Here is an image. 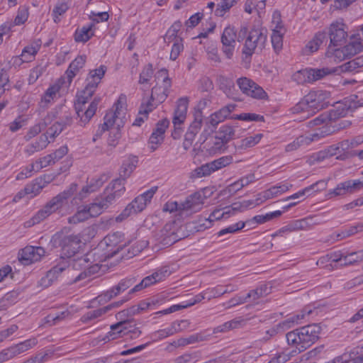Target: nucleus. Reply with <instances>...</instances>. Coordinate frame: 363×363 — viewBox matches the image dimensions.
I'll list each match as a JSON object with an SVG mask.
<instances>
[{"mask_svg": "<svg viewBox=\"0 0 363 363\" xmlns=\"http://www.w3.org/2000/svg\"><path fill=\"white\" fill-rule=\"evenodd\" d=\"M65 269L66 264L65 263L60 264L53 267L50 270H49L45 276L48 279H50V281L53 283V281L57 279L59 274Z\"/></svg>", "mask_w": 363, "mask_h": 363, "instance_id": "4d7b16f0", "label": "nucleus"}, {"mask_svg": "<svg viewBox=\"0 0 363 363\" xmlns=\"http://www.w3.org/2000/svg\"><path fill=\"white\" fill-rule=\"evenodd\" d=\"M122 237L123 235L120 232L106 235L97 248L86 254L84 258L80 259L79 262H85L89 261L91 257L101 254L102 251H104L103 254L104 257H101L100 261H105L106 259L113 257L122 250L123 247L125 245V244L122 243Z\"/></svg>", "mask_w": 363, "mask_h": 363, "instance_id": "39448f33", "label": "nucleus"}, {"mask_svg": "<svg viewBox=\"0 0 363 363\" xmlns=\"http://www.w3.org/2000/svg\"><path fill=\"white\" fill-rule=\"evenodd\" d=\"M147 306V303H141L138 306H134L127 310H123L118 312L116 314V318L121 320L125 316H132L136 313H138L140 311L145 310Z\"/></svg>", "mask_w": 363, "mask_h": 363, "instance_id": "79ce46f5", "label": "nucleus"}, {"mask_svg": "<svg viewBox=\"0 0 363 363\" xmlns=\"http://www.w3.org/2000/svg\"><path fill=\"white\" fill-rule=\"evenodd\" d=\"M62 254L71 257L74 256L81 247V240L78 235H69L64 236L60 241Z\"/></svg>", "mask_w": 363, "mask_h": 363, "instance_id": "6ab92c4d", "label": "nucleus"}, {"mask_svg": "<svg viewBox=\"0 0 363 363\" xmlns=\"http://www.w3.org/2000/svg\"><path fill=\"white\" fill-rule=\"evenodd\" d=\"M330 93L320 89L311 90L303 98L305 101L311 108L312 112L325 108L330 104Z\"/></svg>", "mask_w": 363, "mask_h": 363, "instance_id": "9b49d317", "label": "nucleus"}, {"mask_svg": "<svg viewBox=\"0 0 363 363\" xmlns=\"http://www.w3.org/2000/svg\"><path fill=\"white\" fill-rule=\"evenodd\" d=\"M292 80L298 84L311 83L309 68L300 69L292 75Z\"/></svg>", "mask_w": 363, "mask_h": 363, "instance_id": "a19ab883", "label": "nucleus"}, {"mask_svg": "<svg viewBox=\"0 0 363 363\" xmlns=\"http://www.w3.org/2000/svg\"><path fill=\"white\" fill-rule=\"evenodd\" d=\"M126 97L121 95L114 104L112 109L108 111L104 116V122L101 125L100 134L109 128L123 127L126 121Z\"/></svg>", "mask_w": 363, "mask_h": 363, "instance_id": "0eeeda50", "label": "nucleus"}, {"mask_svg": "<svg viewBox=\"0 0 363 363\" xmlns=\"http://www.w3.org/2000/svg\"><path fill=\"white\" fill-rule=\"evenodd\" d=\"M148 245L146 240H136L128 250V257H132L139 254Z\"/></svg>", "mask_w": 363, "mask_h": 363, "instance_id": "8fccbe9b", "label": "nucleus"}, {"mask_svg": "<svg viewBox=\"0 0 363 363\" xmlns=\"http://www.w3.org/2000/svg\"><path fill=\"white\" fill-rule=\"evenodd\" d=\"M36 344V340L35 339L27 340L24 342H22L19 344H17L13 346V349L15 352L16 355H18L22 352H24L28 350L30 348L33 347Z\"/></svg>", "mask_w": 363, "mask_h": 363, "instance_id": "603ef678", "label": "nucleus"}, {"mask_svg": "<svg viewBox=\"0 0 363 363\" xmlns=\"http://www.w3.org/2000/svg\"><path fill=\"white\" fill-rule=\"evenodd\" d=\"M170 274V272L168 270L167 267H162L150 276L144 278L140 283L135 285L130 291V294L134 293L135 291H138L144 288H146L155 283L158 281H161L164 277L169 276Z\"/></svg>", "mask_w": 363, "mask_h": 363, "instance_id": "aec40b11", "label": "nucleus"}, {"mask_svg": "<svg viewBox=\"0 0 363 363\" xmlns=\"http://www.w3.org/2000/svg\"><path fill=\"white\" fill-rule=\"evenodd\" d=\"M281 214L282 211H275L274 212L267 213L266 215L256 216L253 218V220H255L257 223H264L267 221L272 220L274 218L279 217L280 216H281Z\"/></svg>", "mask_w": 363, "mask_h": 363, "instance_id": "338daca9", "label": "nucleus"}, {"mask_svg": "<svg viewBox=\"0 0 363 363\" xmlns=\"http://www.w3.org/2000/svg\"><path fill=\"white\" fill-rule=\"evenodd\" d=\"M335 131V127L323 125L321 128L316 130L314 133L305 135L308 139V145L313 141H318L320 139L329 135Z\"/></svg>", "mask_w": 363, "mask_h": 363, "instance_id": "72a5a7b5", "label": "nucleus"}, {"mask_svg": "<svg viewBox=\"0 0 363 363\" xmlns=\"http://www.w3.org/2000/svg\"><path fill=\"white\" fill-rule=\"evenodd\" d=\"M128 298L124 299L121 301H116L114 303H112L106 306H104L103 308H100L94 311H91L87 312L86 314H84L82 317L83 321H88L91 320L95 318H97L102 315L105 314L110 310H111L113 308H116L122 305L124 302L127 301Z\"/></svg>", "mask_w": 363, "mask_h": 363, "instance_id": "bb28decb", "label": "nucleus"}, {"mask_svg": "<svg viewBox=\"0 0 363 363\" xmlns=\"http://www.w3.org/2000/svg\"><path fill=\"white\" fill-rule=\"evenodd\" d=\"M68 9V6L65 1H59L52 11L53 20L55 23L60 21V16L63 15Z\"/></svg>", "mask_w": 363, "mask_h": 363, "instance_id": "864d4df0", "label": "nucleus"}, {"mask_svg": "<svg viewBox=\"0 0 363 363\" xmlns=\"http://www.w3.org/2000/svg\"><path fill=\"white\" fill-rule=\"evenodd\" d=\"M56 115L53 112H50L48 113L47 116L43 120V121L34 125L32 126L26 135H25V140L26 141L30 140L35 136H36L38 134H39L43 130H44L46 126L50 123L51 121L56 118Z\"/></svg>", "mask_w": 363, "mask_h": 363, "instance_id": "b1692460", "label": "nucleus"}, {"mask_svg": "<svg viewBox=\"0 0 363 363\" xmlns=\"http://www.w3.org/2000/svg\"><path fill=\"white\" fill-rule=\"evenodd\" d=\"M138 162V159L135 156H132L128 157L127 160H124L120 170V177L119 179L121 180V182L124 184V181L126 178L129 177L133 170L135 169Z\"/></svg>", "mask_w": 363, "mask_h": 363, "instance_id": "c85d7f7f", "label": "nucleus"}, {"mask_svg": "<svg viewBox=\"0 0 363 363\" xmlns=\"http://www.w3.org/2000/svg\"><path fill=\"white\" fill-rule=\"evenodd\" d=\"M86 62V56L79 55L69 65L66 75L69 84L71 83L72 79L76 76L77 72L82 68Z\"/></svg>", "mask_w": 363, "mask_h": 363, "instance_id": "c756f323", "label": "nucleus"}, {"mask_svg": "<svg viewBox=\"0 0 363 363\" xmlns=\"http://www.w3.org/2000/svg\"><path fill=\"white\" fill-rule=\"evenodd\" d=\"M60 89V86L59 84H53L50 86L45 92L44 95L42 97L41 101L48 104L53 101L56 97L57 94L59 93Z\"/></svg>", "mask_w": 363, "mask_h": 363, "instance_id": "49530a36", "label": "nucleus"}, {"mask_svg": "<svg viewBox=\"0 0 363 363\" xmlns=\"http://www.w3.org/2000/svg\"><path fill=\"white\" fill-rule=\"evenodd\" d=\"M273 18L274 20L277 18V25L275 28L273 29V33L272 34V43L275 51L278 52L282 48L283 45V33L281 32L282 27L279 23L280 18L279 13H274ZM273 23H274V21H273Z\"/></svg>", "mask_w": 363, "mask_h": 363, "instance_id": "393cba45", "label": "nucleus"}, {"mask_svg": "<svg viewBox=\"0 0 363 363\" xmlns=\"http://www.w3.org/2000/svg\"><path fill=\"white\" fill-rule=\"evenodd\" d=\"M157 190V186H153L135 198V199L116 218V221L121 222L130 215L143 211L147 204L150 202Z\"/></svg>", "mask_w": 363, "mask_h": 363, "instance_id": "6e6552de", "label": "nucleus"}, {"mask_svg": "<svg viewBox=\"0 0 363 363\" xmlns=\"http://www.w3.org/2000/svg\"><path fill=\"white\" fill-rule=\"evenodd\" d=\"M61 116L57 121L64 128L70 125L72 123V117L71 113L68 111L66 106H61L60 108Z\"/></svg>", "mask_w": 363, "mask_h": 363, "instance_id": "3c124183", "label": "nucleus"}, {"mask_svg": "<svg viewBox=\"0 0 363 363\" xmlns=\"http://www.w3.org/2000/svg\"><path fill=\"white\" fill-rule=\"evenodd\" d=\"M363 187V181L360 180H347L341 182L332 190H330L327 194L328 199L335 196H342L347 194H352Z\"/></svg>", "mask_w": 363, "mask_h": 363, "instance_id": "f8f14e48", "label": "nucleus"}, {"mask_svg": "<svg viewBox=\"0 0 363 363\" xmlns=\"http://www.w3.org/2000/svg\"><path fill=\"white\" fill-rule=\"evenodd\" d=\"M154 74L152 65L151 64L146 65L140 73L138 83L142 86L141 89L146 91L150 84Z\"/></svg>", "mask_w": 363, "mask_h": 363, "instance_id": "2f4dec72", "label": "nucleus"}, {"mask_svg": "<svg viewBox=\"0 0 363 363\" xmlns=\"http://www.w3.org/2000/svg\"><path fill=\"white\" fill-rule=\"evenodd\" d=\"M93 27L94 24H91L88 27H83L80 30H77L74 34L75 40L82 43L88 41L94 35Z\"/></svg>", "mask_w": 363, "mask_h": 363, "instance_id": "ea45409f", "label": "nucleus"}, {"mask_svg": "<svg viewBox=\"0 0 363 363\" xmlns=\"http://www.w3.org/2000/svg\"><path fill=\"white\" fill-rule=\"evenodd\" d=\"M320 332V327L318 325H308L288 333L286 335V341L289 345L295 347L301 352L318 339Z\"/></svg>", "mask_w": 363, "mask_h": 363, "instance_id": "20e7f679", "label": "nucleus"}, {"mask_svg": "<svg viewBox=\"0 0 363 363\" xmlns=\"http://www.w3.org/2000/svg\"><path fill=\"white\" fill-rule=\"evenodd\" d=\"M45 181L42 178L35 179L32 183L24 188V194L33 197L38 194L45 187Z\"/></svg>", "mask_w": 363, "mask_h": 363, "instance_id": "f704fd0d", "label": "nucleus"}, {"mask_svg": "<svg viewBox=\"0 0 363 363\" xmlns=\"http://www.w3.org/2000/svg\"><path fill=\"white\" fill-rule=\"evenodd\" d=\"M125 188L121 179H116L106 187L104 193L97 201L104 210H106L115 201L120 198L125 192Z\"/></svg>", "mask_w": 363, "mask_h": 363, "instance_id": "9d476101", "label": "nucleus"}, {"mask_svg": "<svg viewBox=\"0 0 363 363\" xmlns=\"http://www.w3.org/2000/svg\"><path fill=\"white\" fill-rule=\"evenodd\" d=\"M106 71V67L104 65H101L98 69L91 70L86 78V84L84 89L77 96L75 109L77 116L80 118V125L86 124L96 113L101 101L99 97H95L86 108L84 106L94 94Z\"/></svg>", "mask_w": 363, "mask_h": 363, "instance_id": "f257e3e1", "label": "nucleus"}, {"mask_svg": "<svg viewBox=\"0 0 363 363\" xmlns=\"http://www.w3.org/2000/svg\"><path fill=\"white\" fill-rule=\"evenodd\" d=\"M98 256V258L97 259H95L94 257L95 256H93V257H91L90 259H93V262H96L91 265H86V266H84L85 267V269L83 272L80 273L76 278H75V281H79V280H82L83 279H84L85 277H86L88 275H91V274H94L95 273H97L100 268H101V266L99 265V262H101V261H100V259L101 257H104V255L103 254H99V255H96ZM84 257H83L84 259ZM81 259H82V258H81ZM80 259H78L77 262L74 264V267H76L77 265H79V266H81V265H83L84 264V262H80ZM91 260H89L90 262ZM89 262V261L87 262H85V263H87Z\"/></svg>", "mask_w": 363, "mask_h": 363, "instance_id": "4be33fe9", "label": "nucleus"}, {"mask_svg": "<svg viewBox=\"0 0 363 363\" xmlns=\"http://www.w3.org/2000/svg\"><path fill=\"white\" fill-rule=\"evenodd\" d=\"M38 48L35 46H27L26 47L21 53V60L23 62H30L34 57L35 54L38 52Z\"/></svg>", "mask_w": 363, "mask_h": 363, "instance_id": "680f3d73", "label": "nucleus"}, {"mask_svg": "<svg viewBox=\"0 0 363 363\" xmlns=\"http://www.w3.org/2000/svg\"><path fill=\"white\" fill-rule=\"evenodd\" d=\"M204 203V196L199 192H195L186 197L184 201L182 202L183 211L196 213L201 210Z\"/></svg>", "mask_w": 363, "mask_h": 363, "instance_id": "412c9836", "label": "nucleus"}, {"mask_svg": "<svg viewBox=\"0 0 363 363\" xmlns=\"http://www.w3.org/2000/svg\"><path fill=\"white\" fill-rule=\"evenodd\" d=\"M347 58H350L363 50V45L360 42L354 41L344 46Z\"/></svg>", "mask_w": 363, "mask_h": 363, "instance_id": "de8ad7c7", "label": "nucleus"}, {"mask_svg": "<svg viewBox=\"0 0 363 363\" xmlns=\"http://www.w3.org/2000/svg\"><path fill=\"white\" fill-rule=\"evenodd\" d=\"M202 123L203 116H201L200 113H199V115H194V119L190 124L187 131L197 135L202 127Z\"/></svg>", "mask_w": 363, "mask_h": 363, "instance_id": "0e129e2a", "label": "nucleus"}, {"mask_svg": "<svg viewBox=\"0 0 363 363\" xmlns=\"http://www.w3.org/2000/svg\"><path fill=\"white\" fill-rule=\"evenodd\" d=\"M210 335H206L202 333L193 334L188 337L179 338L171 343L172 346L174 347H185L189 345L194 344L202 341L208 340Z\"/></svg>", "mask_w": 363, "mask_h": 363, "instance_id": "cd10ccee", "label": "nucleus"}, {"mask_svg": "<svg viewBox=\"0 0 363 363\" xmlns=\"http://www.w3.org/2000/svg\"><path fill=\"white\" fill-rule=\"evenodd\" d=\"M89 218L91 217L88 213L86 206H84L82 208H79L74 216L69 217L68 218V222L71 224H77L80 222L85 221Z\"/></svg>", "mask_w": 363, "mask_h": 363, "instance_id": "09e8293b", "label": "nucleus"}, {"mask_svg": "<svg viewBox=\"0 0 363 363\" xmlns=\"http://www.w3.org/2000/svg\"><path fill=\"white\" fill-rule=\"evenodd\" d=\"M77 185L74 183L70 184L67 189L60 192L52 197L45 206L39 210L29 220L26 222V227H31L38 224L53 213L62 208L64 203L77 191Z\"/></svg>", "mask_w": 363, "mask_h": 363, "instance_id": "7ed1b4c3", "label": "nucleus"}, {"mask_svg": "<svg viewBox=\"0 0 363 363\" xmlns=\"http://www.w3.org/2000/svg\"><path fill=\"white\" fill-rule=\"evenodd\" d=\"M246 38L242 54L245 57H250L255 53L257 50H262L267 41V35L258 29H252L248 31L247 27H242L239 31L238 40L242 41Z\"/></svg>", "mask_w": 363, "mask_h": 363, "instance_id": "423d86ee", "label": "nucleus"}, {"mask_svg": "<svg viewBox=\"0 0 363 363\" xmlns=\"http://www.w3.org/2000/svg\"><path fill=\"white\" fill-rule=\"evenodd\" d=\"M262 136V134L257 133L254 135L246 137L240 140L238 147L240 149H247L254 147L255 145L259 143Z\"/></svg>", "mask_w": 363, "mask_h": 363, "instance_id": "37998d69", "label": "nucleus"}, {"mask_svg": "<svg viewBox=\"0 0 363 363\" xmlns=\"http://www.w3.org/2000/svg\"><path fill=\"white\" fill-rule=\"evenodd\" d=\"M326 33L330 38V45L337 46L346 40L347 36V26L342 22H333L330 25L328 31Z\"/></svg>", "mask_w": 363, "mask_h": 363, "instance_id": "dca6fc26", "label": "nucleus"}, {"mask_svg": "<svg viewBox=\"0 0 363 363\" xmlns=\"http://www.w3.org/2000/svg\"><path fill=\"white\" fill-rule=\"evenodd\" d=\"M304 145H308V139H307L305 135H300L299 137L296 138L292 143L288 144L285 147V150L286 152L294 151Z\"/></svg>", "mask_w": 363, "mask_h": 363, "instance_id": "6e6d98bb", "label": "nucleus"}, {"mask_svg": "<svg viewBox=\"0 0 363 363\" xmlns=\"http://www.w3.org/2000/svg\"><path fill=\"white\" fill-rule=\"evenodd\" d=\"M130 333H133L135 336L138 337L140 335L141 331L137 328L131 330L128 320H121L111 326V330L103 338V340L108 342L116 340Z\"/></svg>", "mask_w": 363, "mask_h": 363, "instance_id": "ddd939ff", "label": "nucleus"}, {"mask_svg": "<svg viewBox=\"0 0 363 363\" xmlns=\"http://www.w3.org/2000/svg\"><path fill=\"white\" fill-rule=\"evenodd\" d=\"M49 143L48 135L46 134H42L37 141L26 147L25 152L28 155H31L36 152H39L45 149Z\"/></svg>", "mask_w": 363, "mask_h": 363, "instance_id": "473e14b6", "label": "nucleus"}, {"mask_svg": "<svg viewBox=\"0 0 363 363\" xmlns=\"http://www.w3.org/2000/svg\"><path fill=\"white\" fill-rule=\"evenodd\" d=\"M235 130L234 128L228 125H222L218 131L216 133V138L222 140L224 143H228L234 138Z\"/></svg>", "mask_w": 363, "mask_h": 363, "instance_id": "58836bf2", "label": "nucleus"}, {"mask_svg": "<svg viewBox=\"0 0 363 363\" xmlns=\"http://www.w3.org/2000/svg\"><path fill=\"white\" fill-rule=\"evenodd\" d=\"M238 289V287L233 284H228L225 286V289H223L221 285H218L216 287L208 288L206 289V294H209L207 296L208 301L213 298H216L223 296L225 294L233 292Z\"/></svg>", "mask_w": 363, "mask_h": 363, "instance_id": "7c9ffc66", "label": "nucleus"}, {"mask_svg": "<svg viewBox=\"0 0 363 363\" xmlns=\"http://www.w3.org/2000/svg\"><path fill=\"white\" fill-rule=\"evenodd\" d=\"M326 40L327 33L325 31L317 33L313 38L306 45L303 49L304 54L310 55L316 52Z\"/></svg>", "mask_w": 363, "mask_h": 363, "instance_id": "a878e982", "label": "nucleus"}, {"mask_svg": "<svg viewBox=\"0 0 363 363\" xmlns=\"http://www.w3.org/2000/svg\"><path fill=\"white\" fill-rule=\"evenodd\" d=\"M237 1L238 0H222L217 5L215 10V15L220 17L223 16L225 13L237 3Z\"/></svg>", "mask_w": 363, "mask_h": 363, "instance_id": "c03bdc74", "label": "nucleus"}, {"mask_svg": "<svg viewBox=\"0 0 363 363\" xmlns=\"http://www.w3.org/2000/svg\"><path fill=\"white\" fill-rule=\"evenodd\" d=\"M233 162V157L223 156L211 162L201 165L196 169L199 177H207Z\"/></svg>", "mask_w": 363, "mask_h": 363, "instance_id": "2eb2a0df", "label": "nucleus"}, {"mask_svg": "<svg viewBox=\"0 0 363 363\" xmlns=\"http://www.w3.org/2000/svg\"><path fill=\"white\" fill-rule=\"evenodd\" d=\"M135 282V280L133 278L122 279L116 286H114L116 294H118L119 295L132 286Z\"/></svg>", "mask_w": 363, "mask_h": 363, "instance_id": "774afa93", "label": "nucleus"}, {"mask_svg": "<svg viewBox=\"0 0 363 363\" xmlns=\"http://www.w3.org/2000/svg\"><path fill=\"white\" fill-rule=\"evenodd\" d=\"M156 79L157 82L152 89L151 100L152 101H156V104H162L168 96L171 87V80L166 69L160 70L157 73Z\"/></svg>", "mask_w": 363, "mask_h": 363, "instance_id": "1a4fd4ad", "label": "nucleus"}, {"mask_svg": "<svg viewBox=\"0 0 363 363\" xmlns=\"http://www.w3.org/2000/svg\"><path fill=\"white\" fill-rule=\"evenodd\" d=\"M357 95H352L350 98L345 99L343 102H337L334 108L329 112L323 113L311 121L310 125L315 126L324 124V125L332 127L333 122L346 116L350 112L363 106V99L357 100Z\"/></svg>", "mask_w": 363, "mask_h": 363, "instance_id": "f03ea898", "label": "nucleus"}, {"mask_svg": "<svg viewBox=\"0 0 363 363\" xmlns=\"http://www.w3.org/2000/svg\"><path fill=\"white\" fill-rule=\"evenodd\" d=\"M310 226V223H308L306 218L296 220L291 222L287 225L281 228L273 236L283 235L284 233H289L298 230H307Z\"/></svg>", "mask_w": 363, "mask_h": 363, "instance_id": "5701e85b", "label": "nucleus"}, {"mask_svg": "<svg viewBox=\"0 0 363 363\" xmlns=\"http://www.w3.org/2000/svg\"><path fill=\"white\" fill-rule=\"evenodd\" d=\"M363 67V55L352 60L342 64L340 68L342 72H358L359 69Z\"/></svg>", "mask_w": 363, "mask_h": 363, "instance_id": "4c0bfd02", "label": "nucleus"}, {"mask_svg": "<svg viewBox=\"0 0 363 363\" xmlns=\"http://www.w3.org/2000/svg\"><path fill=\"white\" fill-rule=\"evenodd\" d=\"M361 262L359 256L357 255V252H347L344 255V262L341 263L340 266L354 265Z\"/></svg>", "mask_w": 363, "mask_h": 363, "instance_id": "bf43d9fd", "label": "nucleus"}, {"mask_svg": "<svg viewBox=\"0 0 363 363\" xmlns=\"http://www.w3.org/2000/svg\"><path fill=\"white\" fill-rule=\"evenodd\" d=\"M335 46L330 45L325 53L326 57L334 60L335 62H339L345 60L347 58L345 52L344 47L340 48H335Z\"/></svg>", "mask_w": 363, "mask_h": 363, "instance_id": "c9c22d12", "label": "nucleus"}, {"mask_svg": "<svg viewBox=\"0 0 363 363\" xmlns=\"http://www.w3.org/2000/svg\"><path fill=\"white\" fill-rule=\"evenodd\" d=\"M85 206L90 217H96L101 215L105 211L96 199H95L94 202Z\"/></svg>", "mask_w": 363, "mask_h": 363, "instance_id": "13d9d810", "label": "nucleus"}, {"mask_svg": "<svg viewBox=\"0 0 363 363\" xmlns=\"http://www.w3.org/2000/svg\"><path fill=\"white\" fill-rule=\"evenodd\" d=\"M293 113H307L306 117H308L311 113L312 112L311 108L305 101V99L303 98L298 104H296L291 108Z\"/></svg>", "mask_w": 363, "mask_h": 363, "instance_id": "69168bd1", "label": "nucleus"}, {"mask_svg": "<svg viewBox=\"0 0 363 363\" xmlns=\"http://www.w3.org/2000/svg\"><path fill=\"white\" fill-rule=\"evenodd\" d=\"M311 83L318 80H320L325 76L332 73L331 70L328 67L323 68H309Z\"/></svg>", "mask_w": 363, "mask_h": 363, "instance_id": "a18cd8bd", "label": "nucleus"}, {"mask_svg": "<svg viewBox=\"0 0 363 363\" xmlns=\"http://www.w3.org/2000/svg\"><path fill=\"white\" fill-rule=\"evenodd\" d=\"M221 209H215L208 218H205L206 223L201 224L204 228H209L212 226L213 221L220 220L223 218H228L230 216V211H225L220 213Z\"/></svg>", "mask_w": 363, "mask_h": 363, "instance_id": "e433bc0d", "label": "nucleus"}, {"mask_svg": "<svg viewBox=\"0 0 363 363\" xmlns=\"http://www.w3.org/2000/svg\"><path fill=\"white\" fill-rule=\"evenodd\" d=\"M45 250L42 247L27 246L19 253V260L25 265L38 262L45 256Z\"/></svg>", "mask_w": 363, "mask_h": 363, "instance_id": "f3484780", "label": "nucleus"}, {"mask_svg": "<svg viewBox=\"0 0 363 363\" xmlns=\"http://www.w3.org/2000/svg\"><path fill=\"white\" fill-rule=\"evenodd\" d=\"M189 101L187 98H181L177 101V108L174 115L180 116V118H186Z\"/></svg>", "mask_w": 363, "mask_h": 363, "instance_id": "5fc2aeb1", "label": "nucleus"}, {"mask_svg": "<svg viewBox=\"0 0 363 363\" xmlns=\"http://www.w3.org/2000/svg\"><path fill=\"white\" fill-rule=\"evenodd\" d=\"M173 41L174 43L170 52V59L172 60H175L179 57L180 52L183 50L184 45L182 38H176V40Z\"/></svg>", "mask_w": 363, "mask_h": 363, "instance_id": "e2e57ef3", "label": "nucleus"}, {"mask_svg": "<svg viewBox=\"0 0 363 363\" xmlns=\"http://www.w3.org/2000/svg\"><path fill=\"white\" fill-rule=\"evenodd\" d=\"M237 84L242 93L252 98L262 99L267 96L264 89L249 78L238 79Z\"/></svg>", "mask_w": 363, "mask_h": 363, "instance_id": "4468645a", "label": "nucleus"}, {"mask_svg": "<svg viewBox=\"0 0 363 363\" xmlns=\"http://www.w3.org/2000/svg\"><path fill=\"white\" fill-rule=\"evenodd\" d=\"M233 118L245 121H263L264 117L262 116L256 114V113H243L238 115H235Z\"/></svg>", "mask_w": 363, "mask_h": 363, "instance_id": "052dcab7", "label": "nucleus"}, {"mask_svg": "<svg viewBox=\"0 0 363 363\" xmlns=\"http://www.w3.org/2000/svg\"><path fill=\"white\" fill-rule=\"evenodd\" d=\"M236 31L234 27H226L221 35V43L223 44V52L225 56L230 59L233 55L235 47Z\"/></svg>", "mask_w": 363, "mask_h": 363, "instance_id": "a211bd4d", "label": "nucleus"}]
</instances>
